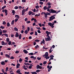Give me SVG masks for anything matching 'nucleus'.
<instances>
[{
    "mask_svg": "<svg viewBox=\"0 0 74 74\" xmlns=\"http://www.w3.org/2000/svg\"><path fill=\"white\" fill-rule=\"evenodd\" d=\"M51 8L50 6H48L47 7L46 6H45L43 8V10H46L47 9V11H48L49 13H55L56 12V11L53 9H49Z\"/></svg>",
    "mask_w": 74,
    "mask_h": 74,
    "instance_id": "f257e3e1",
    "label": "nucleus"
},
{
    "mask_svg": "<svg viewBox=\"0 0 74 74\" xmlns=\"http://www.w3.org/2000/svg\"><path fill=\"white\" fill-rule=\"evenodd\" d=\"M57 21H54V22H53V23H48V25L49 26H50L52 28H53L54 27V23H58V22H56Z\"/></svg>",
    "mask_w": 74,
    "mask_h": 74,
    "instance_id": "f03ea898",
    "label": "nucleus"
},
{
    "mask_svg": "<svg viewBox=\"0 0 74 74\" xmlns=\"http://www.w3.org/2000/svg\"><path fill=\"white\" fill-rule=\"evenodd\" d=\"M54 16H55V15L52 16L50 17L49 21H52L53 19H55V17Z\"/></svg>",
    "mask_w": 74,
    "mask_h": 74,
    "instance_id": "7ed1b4c3",
    "label": "nucleus"
},
{
    "mask_svg": "<svg viewBox=\"0 0 74 74\" xmlns=\"http://www.w3.org/2000/svg\"><path fill=\"white\" fill-rule=\"evenodd\" d=\"M47 68L49 69L48 70V72H49V71L51 70V69L52 68V66H50L49 65H48L47 66Z\"/></svg>",
    "mask_w": 74,
    "mask_h": 74,
    "instance_id": "20e7f679",
    "label": "nucleus"
},
{
    "mask_svg": "<svg viewBox=\"0 0 74 74\" xmlns=\"http://www.w3.org/2000/svg\"><path fill=\"white\" fill-rule=\"evenodd\" d=\"M48 37L47 38H45V40L46 41H51V39L50 38V36H47Z\"/></svg>",
    "mask_w": 74,
    "mask_h": 74,
    "instance_id": "39448f33",
    "label": "nucleus"
},
{
    "mask_svg": "<svg viewBox=\"0 0 74 74\" xmlns=\"http://www.w3.org/2000/svg\"><path fill=\"white\" fill-rule=\"evenodd\" d=\"M2 12H5V15H7V10L6 9H5V10H2Z\"/></svg>",
    "mask_w": 74,
    "mask_h": 74,
    "instance_id": "423d86ee",
    "label": "nucleus"
},
{
    "mask_svg": "<svg viewBox=\"0 0 74 74\" xmlns=\"http://www.w3.org/2000/svg\"><path fill=\"white\" fill-rule=\"evenodd\" d=\"M36 69H42V67L40 66L39 65H38L36 66Z\"/></svg>",
    "mask_w": 74,
    "mask_h": 74,
    "instance_id": "0eeeda50",
    "label": "nucleus"
},
{
    "mask_svg": "<svg viewBox=\"0 0 74 74\" xmlns=\"http://www.w3.org/2000/svg\"><path fill=\"white\" fill-rule=\"evenodd\" d=\"M26 12L25 9H23L22 10V15H24V14H25V12Z\"/></svg>",
    "mask_w": 74,
    "mask_h": 74,
    "instance_id": "6e6552de",
    "label": "nucleus"
},
{
    "mask_svg": "<svg viewBox=\"0 0 74 74\" xmlns=\"http://www.w3.org/2000/svg\"><path fill=\"white\" fill-rule=\"evenodd\" d=\"M47 5H48V7L50 6V8H51V5H52V3H50V2H48Z\"/></svg>",
    "mask_w": 74,
    "mask_h": 74,
    "instance_id": "1a4fd4ad",
    "label": "nucleus"
},
{
    "mask_svg": "<svg viewBox=\"0 0 74 74\" xmlns=\"http://www.w3.org/2000/svg\"><path fill=\"white\" fill-rule=\"evenodd\" d=\"M46 34H47V36H49V34H51V32H49L48 31H46Z\"/></svg>",
    "mask_w": 74,
    "mask_h": 74,
    "instance_id": "9d476101",
    "label": "nucleus"
},
{
    "mask_svg": "<svg viewBox=\"0 0 74 74\" xmlns=\"http://www.w3.org/2000/svg\"><path fill=\"white\" fill-rule=\"evenodd\" d=\"M15 37H19V34L18 32H16V34L15 35Z\"/></svg>",
    "mask_w": 74,
    "mask_h": 74,
    "instance_id": "9b49d317",
    "label": "nucleus"
},
{
    "mask_svg": "<svg viewBox=\"0 0 74 74\" xmlns=\"http://www.w3.org/2000/svg\"><path fill=\"white\" fill-rule=\"evenodd\" d=\"M1 64L2 65H5V63L4 61H2L1 62Z\"/></svg>",
    "mask_w": 74,
    "mask_h": 74,
    "instance_id": "f8f14e48",
    "label": "nucleus"
},
{
    "mask_svg": "<svg viewBox=\"0 0 74 74\" xmlns=\"http://www.w3.org/2000/svg\"><path fill=\"white\" fill-rule=\"evenodd\" d=\"M16 73H18V74H22V73H21V71H20L18 70L17 71Z\"/></svg>",
    "mask_w": 74,
    "mask_h": 74,
    "instance_id": "ddd939ff",
    "label": "nucleus"
},
{
    "mask_svg": "<svg viewBox=\"0 0 74 74\" xmlns=\"http://www.w3.org/2000/svg\"><path fill=\"white\" fill-rule=\"evenodd\" d=\"M15 17H16L17 19H19V16L18 15H16L15 16Z\"/></svg>",
    "mask_w": 74,
    "mask_h": 74,
    "instance_id": "4468645a",
    "label": "nucleus"
},
{
    "mask_svg": "<svg viewBox=\"0 0 74 74\" xmlns=\"http://www.w3.org/2000/svg\"><path fill=\"white\" fill-rule=\"evenodd\" d=\"M12 13L13 14V15H15V10H13L12 12Z\"/></svg>",
    "mask_w": 74,
    "mask_h": 74,
    "instance_id": "2eb2a0df",
    "label": "nucleus"
},
{
    "mask_svg": "<svg viewBox=\"0 0 74 74\" xmlns=\"http://www.w3.org/2000/svg\"><path fill=\"white\" fill-rule=\"evenodd\" d=\"M5 56H6V57H7V58H10V55H9L7 54H6L5 55Z\"/></svg>",
    "mask_w": 74,
    "mask_h": 74,
    "instance_id": "dca6fc26",
    "label": "nucleus"
},
{
    "mask_svg": "<svg viewBox=\"0 0 74 74\" xmlns=\"http://www.w3.org/2000/svg\"><path fill=\"white\" fill-rule=\"evenodd\" d=\"M22 61H23V60L21 58H20V59L19 60V62H20V63H21Z\"/></svg>",
    "mask_w": 74,
    "mask_h": 74,
    "instance_id": "f3484780",
    "label": "nucleus"
},
{
    "mask_svg": "<svg viewBox=\"0 0 74 74\" xmlns=\"http://www.w3.org/2000/svg\"><path fill=\"white\" fill-rule=\"evenodd\" d=\"M23 52H24L25 53H26V54L28 53V52H27V51L26 50H24L23 51Z\"/></svg>",
    "mask_w": 74,
    "mask_h": 74,
    "instance_id": "a211bd4d",
    "label": "nucleus"
},
{
    "mask_svg": "<svg viewBox=\"0 0 74 74\" xmlns=\"http://www.w3.org/2000/svg\"><path fill=\"white\" fill-rule=\"evenodd\" d=\"M45 19H47L48 18V16L47 15V14H45Z\"/></svg>",
    "mask_w": 74,
    "mask_h": 74,
    "instance_id": "6ab92c4d",
    "label": "nucleus"
},
{
    "mask_svg": "<svg viewBox=\"0 0 74 74\" xmlns=\"http://www.w3.org/2000/svg\"><path fill=\"white\" fill-rule=\"evenodd\" d=\"M45 57L46 56H48V52H46L45 53Z\"/></svg>",
    "mask_w": 74,
    "mask_h": 74,
    "instance_id": "aec40b11",
    "label": "nucleus"
},
{
    "mask_svg": "<svg viewBox=\"0 0 74 74\" xmlns=\"http://www.w3.org/2000/svg\"><path fill=\"white\" fill-rule=\"evenodd\" d=\"M28 31H27V30H26L24 32V33L26 34H27V33H28Z\"/></svg>",
    "mask_w": 74,
    "mask_h": 74,
    "instance_id": "412c9836",
    "label": "nucleus"
},
{
    "mask_svg": "<svg viewBox=\"0 0 74 74\" xmlns=\"http://www.w3.org/2000/svg\"><path fill=\"white\" fill-rule=\"evenodd\" d=\"M30 58H31L32 59V58H33V59H34L35 60V59H36V58L35 57H34V56H31L30 57Z\"/></svg>",
    "mask_w": 74,
    "mask_h": 74,
    "instance_id": "4be33fe9",
    "label": "nucleus"
},
{
    "mask_svg": "<svg viewBox=\"0 0 74 74\" xmlns=\"http://www.w3.org/2000/svg\"><path fill=\"white\" fill-rule=\"evenodd\" d=\"M22 38V35L21 34H20L19 36V39H21V38Z\"/></svg>",
    "mask_w": 74,
    "mask_h": 74,
    "instance_id": "5701e85b",
    "label": "nucleus"
},
{
    "mask_svg": "<svg viewBox=\"0 0 74 74\" xmlns=\"http://www.w3.org/2000/svg\"><path fill=\"white\" fill-rule=\"evenodd\" d=\"M16 68H18L19 66H20V64L19 63L17 64V65H16Z\"/></svg>",
    "mask_w": 74,
    "mask_h": 74,
    "instance_id": "b1692460",
    "label": "nucleus"
},
{
    "mask_svg": "<svg viewBox=\"0 0 74 74\" xmlns=\"http://www.w3.org/2000/svg\"><path fill=\"white\" fill-rule=\"evenodd\" d=\"M41 43H43L44 45L45 44V40H44V38L42 39V41Z\"/></svg>",
    "mask_w": 74,
    "mask_h": 74,
    "instance_id": "393cba45",
    "label": "nucleus"
},
{
    "mask_svg": "<svg viewBox=\"0 0 74 74\" xmlns=\"http://www.w3.org/2000/svg\"><path fill=\"white\" fill-rule=\"evenodd\" d=\"M1 45H5V42H4L2 41L1 42Z\"/></svg>",
    "mask_w": 74,
    "mask_h": 74,
    "instance_id": "a878e982",
    "label": "nucleus"
},
{
    "mask_svg": "<svg viewBox=\"0 0 74 74\" xmlns=\"http://www.w3.org/2000/svg\"><path fill=\"white\" fill-rule=\"evenodd\" d=\"M6 41L7 42H8L9 41H10V39H9V38H7L6 39Z\"/></svg>",
    "mask_w": 74,
    "mask_h": 74,
    "instance_id": "bb28decb",
    "label": "nucleus"
},
{
    "mask_svg": "<svg viewBox=\"0 0 74 74\" xmlns=\"http://www.w3.org/2000/svg\"><path fill=\"white\" fill-rule=\"evenodd\" d=\"M8 68L7 67L6 68V69L5 70V71H6V72H7V71H8Z\"/></svg>",
    "mask_w": 74,
    "mask_h": 74,
    "instance_id": "cd10ccee",
    "label": "nucleus"
},
{
    "mask_svg": "<svg viewBox=\"0 0 74 74\" xmlns=\"http://www.w3.org/2000/svg\"><path fill=\"white\" fill-rule=\"evenodd\" d=\"M14 30H15V31H16V32H18V29H17V28L16 27H14Z\"/></svg>",
    "mask_w": 74,
    "mask_h": 74,
    "instance_id": "c85d7f7f",
    "label": "nucleus"
},
{
    "mask_svg": "<svg viewBox=\"0 0 74 74\" xmlns=\"http://www.w3.org/2000/svg\"><path fill=\"white\" fill-rule=\"evenodd\" d=\"M18 7L17 6H16L14 7V8L15 10H17V9H18Z\"/></svg>",
    "mask_w": 74,
    "mask_h": 74,
    "instance_id": "c756f323",
    "label": "nucleus"
},
{
    "mask_svg": "<svg viewBox=\"0 0 74 74\" xmlns=\"http://www.w3.org/2000/svg\"><path fill=\"white\" fill-rule=\"evenodd\" d=\"M10 26V24L9 23H7V26L8 27H9Z\"/></svg>",
    "mask_w": 74,
    "mask_h": 74,
    "instance_id": "7c9ffc66",
    "label": "nucleus"
},
{
    "mask_svg": "<svg viewBox=\"0 0 74 74\" xmlns=\"http://www.w3.org/2000/svg\"><path fill=\"white\" fill-rule=\"evenodd\" d=\"M6 7V6L5 5V6H3L2 8H1V10H3V9H4V8H5Z\"/></svg>",
    "mask_w": 74,
    "mask_h": 74,
    "instance_id": "2f4dec72",
    "label": "nucleus"
},
{
    "mask_svg": "<svg viewBox=\"0 0 74 74\" xmlns=\"http://www.w3.org/2000/svg\"><path fill=\"white\" fill-rule=\"evenodd\" d=\"M14 24V20H13L12 22L11 25H13Z\"/></svg>",
    "mask_w": 74,
    "mask_h": 74,
    "instance_id": "473e14b6",
    "label": "nucleus"
},
{
    "mask_svg": "<svg viewBox=\"0 0 74 74\" xmlns=\"http://www.w3.org/2000/svg\"><path fill=\"white\" fill-rule=\"evenodd\" d=\"M28 14L29 15H30L32 14V12L29 11L28 12Z\"/></svg>",
    "mask_w": 74,
    "mask_h": 74,
    "instance_id": "72a5a7b5",
    "label": "nucleus"
},
{
    "mask_svg": "<svg viewBox=\"0 0 74 74\" xmlns=\"http://www.w3.org/2000/svg\"><path fill=\"white\" fill-rule=\"evenodd\" d=\"M39 4H40V5H43V4H44V3L42 2H39Z\"/></svg>",
    "mask_w": 74,
    "mask_h": 74,
    "instance_id": "f704fd0d",
    "label": "nucleus"
},
{
    "mask_svg": "<svg viewBox=\"0 0 74 74\" xmlns=\"http://www.w3.org/2000/svg\"><path fill=\"white\" fill-rule=\"evenodd\" d=\"M2 24L4 25H5L6 24V22H5V21H3V22Z\"/></svg>",
    "mask_w": 74,
    "mask_h": 74,
    "instance_id": "c9c22d12",
    "label": "nucleus"
},
{
    "mask_svg": "<svg viewBox=\"0 0 74 74\" xmlns=\"http://www.w3.org/2000/svg\"><path fill=\"white\" fill-rule=\"evenodd\" d=\"M7 31H5V30H3V33H7Z\"/></svg>",
    "mask_w": 74,
    "mask_h": 74,
    "instance_id": "e433bc0d",
    "label": "nucleus"
},
{
    "mask_svg": "<svg viewBox=\"0 0 74 74\" xmlns=\"http://www.w3.org/2000/svg\"><path fill=\"white\" fill-rule=\"evenodd\" d=\"M35 7L36 8V9H38L39 8V6L38 5L36 6Z\"/></svg>",
    "mask_w": 74,
    "mask_h": 74,
    "instance_id": "4c0bfd02",
    "label": "nucleus"
},
{
    "mask_svg": "<svg viewBox=\"0 0 74 74\" xmlns=\"http://www.w3.org/2000/svg\"><path fill=\"white\" fill-rule=\"evenodd\" d=\"M36 73H39V72H40V70L38 69L36 71Z\"/></svg>",
    "mask_w": 74,
    "mask_h": 74,
    "instance_id": "58836bf2",
    "label": "nucleus"
},
{
    "mask_svg": "<svg viewBox=\"0 0 74 74\" xmlns=\"http://www.w3.org/2000/svg\"><path fill=\"white\" fill-rule=\"evenodd\" d=\"M27 27V30L28 32H29V31H30V28H29V27Z\"/></svg>",
    "mask_w": 74,
    "mask_h": 74,
    "instance_id": "ea45409f",
    "label": "nucleus"
},
{
    "mask_svg": "<svg viewBox=\"0 0 74 74\" xmlns=\"http://www.w3.org/2000/svg\"><path fill=\"white\" fill-rule=\"evenodd\" d=\"M31 73L32 74H37V73H36V72H32Z\"/></svg>",
    "mask_w": 74,
    "mask_h": 74,
    "instance_id": "a19ab883",
    "label": "nucleus"
},
{
    "mask_svg": "<svg viewBox=\"0 0 74 74\" xmlns=\"http://www.w3.org/2000/svg\"><path fill=\"white\" fill-rule=\"evenodd\" d=\"M4 36H5L7 37H8V35L7 34H5Z\"/></svg>",
    "mask_w": 74,
    "mask_h": 74,
    "instance_id": "79ce46f5",
    "label": "nucleus"
},
{
    "mask_svg": "<svg viewBox=\"0 0 74 74\" xmlns=\"http://www.w3.org/2000/svg\"><path fill=\"white\" fill-rule=\"evenodd\" d=\"M29 55H33V53H29Z\"/></svg>",
    "mask_w": 74,
    "mask_h": 74,
    "instance_id": "37998d69",
    "label": "nucleus"
},
{
    "mask_svg": "<svg viewBox=\"0 0 74 74\" xmlns=\"http://www.w3.org/2000/svg\"><path fill=\"white\" fill-rule=\"evenodd\" d=\"M47 61H44L43 63V64H47Z\"/></svg>",
    "mask_w": 74,
    "mask_h": 74,
    "instance_id": "c03bdc74",
    "label": "nucleus"
},
{
    "mask_svg": "<svg viewBox=\"0 0 74 74\" xmlns=\"http://www.w3.org/2000/svg\"><path fill=\"white\" fill-rule=\"evenodd\" d=\"M35 48H36V49H37V48H39V46L38 45H37L36 46H35Z\"/></svg>",
    "mask_w": 74,
    "mask_h": 74,
    "instance_id": "a18cd8bd",
    "label": "nucleus"
},
{
    "mask_svg": "<svg viewBox=\"0 0 74 74\" xmlns=\"http://www.w3.org/2000/svg\"><path fill=\"white\" fill-rule=\"evenodd\" d=\"M28 10H29V7H27L25 10V12H27V11H28Z\"/></svg>",
    "mask_w": 74,
    "mask_h": 74,
    "instance_id": "49530a36",
    "label": "nucleus"
},
{
    "mask_svg": "<svg viewBox=\"0 0 74 74\" xmlns=\"http://www.w3.org/2000/svg\"><path fill=\"white\" fill-rule=\"evenodd\" d=\"M45 58H46V59H49V56H46L45 57Z\"/></svg>",
    "mask_w": 74,
    "mask_h": 74,
    "instance_id": "de8ad7c7",
    "label": "nucleus"
},
{
    "mask_svg": "<svg viewBox=\"0 0 74 74\" xmlns=\"http://www.w3.org/2000/svg\"><path fill=\"white\" fill-rule=\"evenodd\" d=\"M35 41L36 42H39V41H40V40L38 39L36 40H35Z\"/></svg>",
    "mask_w": 74,
    "mask_h": 74,
    "instance_id": "09e8293b",
    "label": "nucleus"
},
{
    "mask_svg": "<svg viewBox=\"0 0 74 74\" xmlns=\"http://www.w3.org/2000/svg\"><path fill=\"white\" fill-rule=\"evenodd\" d=\"M22 30H25V26L23 25V26L22 27Z\"/></svg>",
    "mask_w": 74,
    "mask_h": 74,
    "instance_id": "8fccbe9b",
    "label": "nucleus"
},
{
    "mask_svg": "<svg viewBox=\"0 0 74 74\" xmlns=\"http://www.w3.org/2000/svg\"><path fill=\"white\" fill-rule=\"evenodd\" d=\"M37 59H38V60H41V57H40L39 58V57H37Z\"/></svg>",
    "mask_w": 74,
    "mask_h": 74,
    "instance_id": "3c124183",
    "label": "nucleus"
},
{
    "mask_svg": "<svg viewBox=\"0 0 74 74\" xmlns=\"http://www.w3.org/2000/svg\"><path fill=\"white\" fill-rule=\"evenodd\" d=\"M55 45H53L51 47V49H52V48H55Z\"/></svg>",
    "mask_w": 74,
    "mask_h": 74,
    "instance_id": "603ef678",
    "label": "nucleus"
},
{
    "mask_svg": "<svg viewBox=\"0 0 74 74\" xmlns=\"http://www.w3.org/2000/svg\"><path fill=\"white\" fill-rule=\"evenodd\" d=\"M46 14H47V15H51V13L48 12H47Z\"/></svg>",
    "mask_w": 74,
    "mask_h": 74,
    "instance_id": "864d4df0",
    "label": "nucleus"
},
{
    "mask_svg": "<svg viewBox=\"0 0 74 74\" xmlns=\"http://www.w3.org/2000/svg\"><path fill=\"white\" fill-rule=\"evenodd\" d=\"M18 21V18H16L15 20V22H16Z\"/></svg>",
    "mask_w": 74,
    "mask_h": 74,
    "instance_id": "5fc2aeb1",
    "label": "nucleus"
},
{
    "mask_svg": "<svg viewBox=\"0 0 74 74\" xmlns=\"http://www.w3.org/2000/svg\"><path fill=\"white\" fill-rule=\"evenodd\" d=\"M31 14L32 15H35V13H33L32 12H31Z\"/></svg>",
    "mask_w": 74,
    "mask_h": 74,
    "instance_id": "6e6d98bb",
    "label": "nucleus"
},
{
    "mask_svg": "<svg viewBox=\"0 0 74 74\" xmlns=\"http://www.w3.org/2000/svg\"><path fill=\"white\" fill-rule=\"evenodd\" d=\"M15 52L16 53H19V51H16Z\"/></svg>",
    "mask_w": 74,
    "mask_h": 74,
    "instance_id": "4d7b16f0",
    "label": "nucleus"
},
{
    "mask_svg": "<svg viewBox=\"0 0 74 74\" xmlns=\"http://www.w3.org/2000/svg\"><path fill=\"white\" fill-rule=\"evenodd\" d=\"M1 29H4V27L2 26L0 27Z\"/></svg>",
    "mask_w": 74,
    "mask_h": 74,
    "instance_id": "13d9d810",
    "label": "nucleus"
},
{
    "mask_svg": "<svg viewBox=\"0 0 74 74\" xmlns=\"http://www.w3.org/2000/svg\"><path fill=\"white\" fill-rule=\"evenodd\" d=\"M8 44H9V45H11V41H9L8 43Z\"/></svg>",
    "mask_w": 74,
    "mask_h": 74,
    "instance_id": "bf43d9fd",
    "label": "nucleus"
},
{
    "mask_svg": "<svg viewBox=\"0 0 74 74\" xmlns=\"http://www.w3.org/2000/svg\"><path fill=\"white\" fill-rule=\"evenodd\" d=\"M24 73L25 74H29V72H25Z\"/></svg>",
    "mask_w": 74,
    "mask_h": 74,
    "instance_id": "052dcab7",
    "label": "nucleus"
},
{
    "mask_svg": "<svg viewBox=\"0 0 74 74\" xmlns=\"http://www.w3.org/2000/svg\"><path fill=\"white\" fill-rule=\"evenodd\" d=\"M52 49L51 48H50V49L49 50V53H51L52 52Z\"/></svg>",
    "mask_w": 74,
    "mask_h": 74,
    "instance_id": "680f3d73",
    "label": "nucleus"
},
{
    "mask_svg": "<svg viewBox=\"0 0 74 74\" xmlns=\"http://www.w3.org/2000/svg\"><path fill=\"white\" fill-rule=\"evenodd\" d=\"M38 25H39L40 27H41L42 26V25H41V23H39Z\"/></svg>",
    "mask_w": 74,
    "mask_h": 74,
    "instance_id": "e2e57ef3",
    "label": "nucleus"
},
{
    "mask_svg": "<svg viewBox=\"0 0 74 74\" xmlns=\"http://www.w3.org/2000/svg\"><path fill=\"white\" fill-rule=\"evenodd\" d=\"M54 57V56L52 55L50 56V57L51 58H53Z\"/></svg>",
    "mask_w": 74,
    "mask_h": 74,
    "instance_id": "0e129e2a",
    "label": "nucleus"
},
{
    "mask_svg": "<svg viewBox=\"0 0 74 74\" xmlns=\"http://www.w3.org/2000/svg\"><path fill=\"white\" fill-rule=\"evenodd\" d=\"M40 13H38V14H36V15H35V16H40Z\"/></svg>",
    "mask_w": 74,
    "mask_h": 74,
    "instance_id": "69168bd1",
    "label": "nucleus"
},
{
    "mask_svg": "<svg viewBox=\"0 0 74 74\" xmlns=\"http://www.w3.org/2000/svg\"><path fill=\"white\" fill-rule=\"evenodd\" d=\"M26 23L27 24H28V23H30V21H27Z\"/></svg>",
    "mask_w": 74,
    "mask_h": 74,
    "instance_id": "338daca9",
    "label": "nucleus"
},
{
    "mask_svg": "<svg viewBox=\"0 0 74 74\" xmlns=\"http://www.w3.org/2000/svg\"><path fill=\"white\" fill-rule=\"evenodd\" d=\"M42 28L43 30H46V28L44 27H42Z\"/></svg>",
    "mask_w": 74,
    "mask_h": 74,
    "instance_id": "774afa93",
    "label": "nucleus"
}]
</instances>
